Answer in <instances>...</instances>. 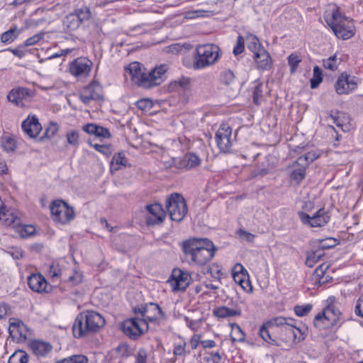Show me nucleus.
I'll return each instance as SVG.
<instances>
[{"instance_id":"1","label":"nucleus","mask_w":363,"mask_h":363,"mask_svg":"<svg viewBox=\"0 0 363 363\" xmlns=\"http://www.w3.org/2000/svg\"><path fill=\"white\" fill-rule=\"evenodd\" d=\"M135 314H140L142 318H131L125 320L121 325L123 333L130 339L136 340L149 329L148 323H156L166 319V315L160 306L153 302L141 304L133 308Z\"/></svg>"},{"instance_id":"2","label":"nucleus","mask_w":363,"mask_h":363,"mask_svg":"<svg viewBox=\"0 0 363 363\" xmlns=\"http://www.w3.org/2000/svg\"><path fill=\"white\" fill-rule=\"evenodd\" d=\"M182 251L191 263L205 265L214 256L216 247L208 238H192L182 242Z\"/></svg>"},{"instance_id":"3","label":"nucleus","mask_w":363,"mask_h":363,"mask_svg":"<svg viewBox=\"0 0 363 363\" xmlns=\"http://www.w3.org/2000/svg\"><path fill=\"white\" fill-rule=\"evenodd\" d=\"M169 66L166 64L155 67L149 72L143 71L140 63L134 62L130 63L126 68L131 77V80L139 86L145 89H150L153 86L161 84L166 79V72Z\"/></svg>"},{"instance_id":"4","label":"nucleus","mask_w":363,"mask_h":363,"mask_svg":"<svg viewBox=\"0 0 363 363\" xmlns=\"http://www.w3.org/2000/svg\"><path fill=\"white\" fill-rule=\"evenodd\" d=\"M105 319L99 313L94 311H86L79 313L73 323L72 333L76 338L96 333L105 325Z\"/></svg>"},{"instance_id":"5","label":"nucleus","mask_w":363,"mask_h":363,"mask_svg":"<svg viewBox=\"0 0 363 363\" xmlns=\"http://www.w3.org/2000/svg\"><path fill=\"white\" fill-rule=\"evenodd\" d=\"M326 22L338 38L347 40L354 35L352 19L342 13L338 7L333 11L330 19Z\"/></svg>"},{"instance_id":"6","label":"nucleus","mask_w":363,"mask_h":363,"mask_svg":"<svg viewBox=\"0 0 363 363\" xmlns=\"http://www.w3.org/2000/svg\"><path fill=\"white\" fill-rule=\"evenodd\" d=\"M91 17L90 7L86 5L75 8L72 12L66 15L62 20V29L66 33H72L82 25L88 22Z\"/></svg>"},{"instance_id":"7","label":"nucleus","mask_w":363,"mask_h":363,"mask_svg":"<svg viewBox=\"0 0 363 363\" xmlns=\"http://www.w3.org/2000/svg\"><path fill=\"white\" fill-rule=\"evenodd\" d=\"M219 48L213 44L199 45L195 51L194 69H201L213 64L219 57Z\"/></svg>"},{"instance_id":"8","label":"nucleus","mask_w":363,"mask_h":363,"mask_svg":"<svg viewBox=\"0 0 363 363\" xmlns=\"http://www.w3.org/2000/svg\"><path fill=\"white\" fill-rule=\"evenodd\" d=\"M165 206L172 220L181 222L188 212V207L184 197L178 194L173 193L166 199Z\"/></svg>"},{"instance_id":"9","label":"nucleus","mask_w":363,"mask_h":363,"mask_svg":"<svg viewBox=\"0 0 363 363\" xmlns=\"http://www.w3.org/2000/svg\"><path fill=\"white\" fill-rule=\"evenodd\" d=\"M294 325H286L281 328L274 335L270 336V339L264 340L271 345L279 347H291L297 339V334L294 331Z\"/></svg>"},{"instance_id":"10","label":"nucleus","mask_w":363,"mask_h":363,"mask_svg":"<svg viewBox=\"0 0 363 363\" xmlns=\"http://www.w3.org/2000/svg\"><path fill=\"white\" fill-rule=\"evenodd\" d=\"M52 219L55 222L67 224L75 218V212L72 207L62 200H56L50 206Z\"/></svg>"},{"instance_id":"11","label":"nucleus","mask_w":363,"mask_h":363,"mask_svg":"<svg viewBox=\"0 0 363 363\" xmlns=\"http://www.w3.org/2000/svg\"><path fill=\"white\" fill-rule=\"evenodd\" d=\"M298 216L304 225L311 228L325 226L330 220V213L324 208H320L312 216L303 211H298Z\"/></svg>"},{"instance_id":"12","label":"nucleus","mask_w":363,"mask_h":363,"mask_svg":"<svg viewBox=\"0 0 363 363\" xmlns=\"http://www.w3.org/2000/svg\"><path fill=\"white\" fill-rule=\"evenodd\" d=\"M289 325H292V323L288 322L287 318L282 316L275 317L261 325L259 330V335L263 340H267L270 339V336L274 335L281 328H284Z\"/></svg>"},{"instance_id":"13","label":"nucleus","mask_w":363,"mask_h":363,"mask_svg":"<svg viewBox=\"0 0 363 363\" xmlns=\"http://www.w3.org/2000/svg\"><path fill=\"white\" fill-rule=\"evenodd\" d=\"M102 92V86L98 81L94 79L81 90L79 99L84 104H88L91 100L103 99Z\"/></svg>"},{"instance_id":"14","label":"nucleus","mask_w":363,"mask_h":363,"mask_svg":"<svg viewBox=\"0 0 363 363\" xmlns=\"http://www.w3.org/2000/svg\"><path fill=\"white\" fill-rule=\"evenodd\" d=\"M191 279V274L179 268L172 270L168 281L170 283L173 291H184L189 285Z\"/></svg>"},{"instance_id":"15","label":"nucleus","mask_w":363,"mask_h":363,"mask_svg":"<svg viewBox=\"0 0 363 363\" xmlns=\"http://www.w3.org/2000/svg\"><path fill=\"white\" fill-rule=\"evenodd\" d=\"M357 79L355 77H351L347 73H342L335 84V89L337 94H348L350 92L357 88Z\"/></svg>"},{"instance_id":"16","label":"nucleus","mask_w":363,"mask_h":363,"mask_svg":"<svg viewBox=\"0 0 363 363\" xmlns=\"http://www.w3.org/2000/svg\"><path fill=\"white\" fill-rule=\"evenodd\" d=\"M92 62L86 57H78L69 64V72L76 77H86L91 70Z\"/></svg>"},{"instance_id":"17","label":"nucleus","mask_w":363,"mask_h":363,"mask_svg":"<svg viewBox=\"0 0 363 363\" xmlns=\"http://www.w3.org/2000/svg\"><path fill=\"white\" fill-rule=\"evenodd\" d=\"M232 128L228 124H222L216 133V141L221 152H227L231 147Z\"/></svg>"},{"instance_id":"18","label":"nucleus","mask_w":363,"mask_h":363,"mask_svg":"<svg viewBox=\"0 0 363 363\" xmlns=\"http://www.w3.org/2000/svg\"><path fill=\"white\" fill-rule=\"evenodd\" d=\"M28 285L33 291L39 294H48L52 289V286L48 283L46 279L40 273L30 275L28 277Z\"/></svg>"},{"instance_id":"19","label":"nucleus","mask_w":363,"mask_h":363,"mask_svg":"<svg viewBox=\"0 0 363 363\" xmlns=\"http://www.w3.org/2000/svg\"><path fill=\"white\" fill-rule=\"evenodd\" d=\"M28 348L38 359L47 357L53 350V346L48 342L34 339L28 343Z\"/></svg>"},{"instance_id":"20","label":"nucleus","mask_w":363,"mask_h":363,"mask_svg":"<svg viewBox=\"0 0 363 363\" xmlns=\"http://www.w3.org/2000/svg\"><path fill=\"white\" fill-rule=\"evenodd\" d=\"M146 209L150 214L146 217V224L149 226L159 225L163 222L166 216L162 206L158 203L146 206Z\"/></svg>"},{"instance_id":"21","label":"nucleus","mask_w":363,"mask_h":363,"mask_svg":"<svg viewBox=\"0 0 363 363\" xmlns=\"http://www.w3.org/2000/svg\"><path fill=\"white\" fill-rule=\"evenodd\" d=\"M33 96V92L30 89L26 87L19 86L16 89H11L8 95L7 99L9 101L16 104L18 106H23L24 103L23 101Z\"/></svg>"},{"instance_id":"22","label":"nucleus","mask_w":363,"mask_h":363,"mask_svg":"<svg viewBox=\"0 0 363 363\" xmlns=\"http://www.w3.org/2000/svg\"><path fill=\"white\" fill-rule=\"evenodd\" d=\"M21 128L24 133L31 138H35L42 130L41 124L35 116L31 118L28 116L25 119L21 124Z\"/></svg>"},{"instance_id":"23","label":"nucleus","mask_w":363,"mask_h":363,"mask_svg":"<svg viewBox=\"0 0 363 363\" xmlns=\"http://www.w3.org/2000/svg\"><path fill=\"white\" fill-rule=\"evenodd\" d=\"M9 332L13 338L26 339L28 335L26 325L19 319H10Z\"/></svg>"},{"instance_id":"24","label":"nucleus","mask_w":363,"mask_h":363,"mask_svg":"<svg viewBox=\"0 0 363 363\" xmlns=\"http://www.w3.org/2000/svg\"><path fill=\"white\" fill-rule=\"evenodd\" d=\"M252 57L258 69L269 70L271 69L272 59L264 48L254 54Z\"/></svg>"},{"instance_id":"25","label":"nucleus","mask_w":363,"mask_h":363,"mask_svg":"<svg viewBox=\"0 0 363 363\" xmlns=\"http://www.w3.org/2000/svg\"><path fill=\"white\" fill-rule=\"evenodd\" d=\"M201 160L194 152H187L183 160L176 164L177 167H185L186 169H191L201 164Z\"/></svg>"},{"instance_id":"26","label":"nucleus","mask_w":363,"mask_h":363,"mask_svg":"<svg viewBox=\"0 0 363 363\" xmlns=\"http://www.w3.org/2000/svg\"><path fill=\"white\" fill-rule=\"evenodd\" d=\"M213 314L218 318H226L234 316H240L242 311L239 307L230 308L227 306H219L213 309Z\"/></svg>"},{"instance_id":"27","label":"nucleus","mask_w":363,"mask_h":363,"mask_svg":"<svg viewBox=\"0 0 363 363\" xmlns=\"http://www.w3.org/2000/svg\"><path fill=\"white\" fill-rule=\"evenodd\" d=\"M320 155V151L319 150H313L309 151L304 155L300 156L296 161H294L292 163L291 167H294L296 165H299L303 163L304 166L308 167V166L318 159Z\"/></svg>"},{"instance_id":"28","label":"nucleus","mask_w":363,"mask_h":363,"mask_svg":"<svg viewBox=\"0 0 363 363\" xmlns=\"http://www.w3.org/2000/svg\"><path fill=\"white\" fill-rule=\"evenodd\" d=\"M328 320L330 321L332 326L337 325L341 320L342 313L334 304H329L325 308Z\"/></svg>"},{"instance_id":"29","label":"nucleus","mask_w":363,"mask_h":363,"mask_svg":"<svg viewBox=\"0 0 363 363\" xmlns=\"http://www.w3.org/2000/svg\"><path fill=\"white\" fill-rule=\"evenodd\" d=\"M111 169L118 171L122 167H130L128 159L125 157L123 152L114 154L110 163Z\"/></svg>"},{"instance_id":"30","label":"nucleus","mask_w":363,"mask_h":363,"mask_svg":"<svg viewBox=\"0 0 363 363\" xmlns=\"http://www.w3.org/2000/svg\"><path fill=\"white\" fill-rule=\"evenodd\" d=\"M245 40L247 42V49L251 51L253 55L259 52L260 49L264 48L259 38L252 33H247Z\"/></svg>"},{"instance_id":"31","label":"nucleus","mask_w":363,"mask_h":363,"mask_svg":"<svg viewBox=\"0 0 363 363\" xmlns=\"http://www.w3.org/2000/svg\"><path fill=\"white\" fill-rule=\"evenodd\" d=\"M299 167L293 169L289 175L291 182H294L296 184L298 185L306 178V166L303 163L299 164Z\"/></svg>"},{"instance_id":"32","label":"nucleus","mask_w":363,"mask_h":363,"mask_svg":"<svg viewBox=\"0 0 363 363\" xmlns=\"http://www.w3.org/2000/svg\"><path fill=\"white\" fill-rule=\"evenodd\" d=\"M233 278L236 284H238L241 288L246 292H251L252 287L250 280L246 279L245 273H238L237 271L232 274Z\"/></svg>"},{"instance_id":"33","label":"nucleus","mask_w":363,"mask_h":363,"mask_svg":"<svg viewBox=\"0 0 363 363\" xmlns=\"http://www.w3.org/2000/svg\"><path fill=\"white\" fill-rule=\"evenodd\" d=\"M21 31L17 26L11 28L1 35V42L5 44L11 43L18 37Z\"/></svg>"},{"instance_id":"34","label":"nucleus","mask_w":363,"mask_h":363,"mask_svg":"<svg viewBox=\"0 0 363 363\" xmlns=\"http://www.w3.org/2000/svg\"><path fill=\"white\" fill-rule=\"evenodd\" d=\"M231 333L230 337L233 342H243L245 338V334L241 329L240 326L236 323L230 325Z\"/></svg>"},{"instance_id":"35","label":"nucleus","mask_w":363,"mask_h":363,"mask_svg":"<svg viewBox=\"0 0 363 363\" xmlns=\"http://www.w3.org/2000/svg\"><path fill=\"white\" fill-rule=\"evenodd\" d=\"M28 360L29 355L25 351L18 350L10 356L8 363H28Z\"/></svg>"},{"instance_id":"36","label":"nucleus","mask_w":363,"mask_h":363,"mask_svg":"<svg viewBox=\"0 0 363 363\" xmlns=\"http://www.w3.org/2000/svg\"><path fill=\"white\" fill-rule=\"evenodd\" d=\"M317 242L318 243V250H329L337 246L340 241L339 240L333 238H326L324 239H318L317 240Z\"/></svg>"},{"instance_id":"37","label":"nucleus","mask_w":363,"mask_h":363,"mask_svg":"<svg viewBox=\"0 0 363 363\" xmlns=\"http://www.w3.org/2000/svg\"><path fill=\"white\" fill-rule=\"evenodd\" d=\"M313 72V77L310 80L311 88L315 89L323 81V72L322 69L318 66H315Z\"/></svg>"},{"instance_id":"38","label":"nucleus","mask_w":363,"mask_h":363,"mask_svg":"<svg viewBox=\"0 0 363 363\" xmlns=\"http://www.w3.org/2000/svg\"><path fill=\"white\" fill-rule=\"evenodd\" d=\"M67 143L72 147H78L79 145V131L78 130H70L65 135Z\"/></svg>"},{"instance_id":"39","label":"nucleus","mask_w":363,"mask_h":363,"mask_svg":"<svg viewBox=\"0 0 363 363\" xmlns=\"http://www.w3.org/2000/svg\"><path fill=\"white\" fill-rule=\"evenodd\" d=\"M59 130V126L57 123L50 122L45 128L43 136L39 138L40 141H43L45 138H52Z\"/></svg>"},{"instance_id":"40","label":"nucleus","mask_w":363,"mask_h":363,"mask_svg":"<svg viewBox=\"0 0 363 363\" xmlns=\"http://www.w3.org/2000/svg\"><path fill=\"white\" fill-rule=\"evenodd\" d=\"M16 217L6 208V206L1 211L0 220L6 225H11L14 223Z\"/></svg>"},{"instance_id":"41","label":"nucleus","mask_w":363,"mask_h":363,"mask_svg":"<svg viewBox=\"0 0 363 363\" xmlns=\"http://www.w3.org/2000/svg\"><path fill=\"white\" fill-rule=\"evenodd\" d=\"M313 308V305L307 303L305 305H297L294 306V313L298 317H303L306 315Z\"/></svg>"},{"instance_id":"42","label":"nucleus","mask_w":363,"mask_h":363,"mask_svg":"<svg viewBox=\"0 0 363 363\" xmlns=\"http://www.w3.org/2000/svg\"><path fill=\"white\" fill-rule=\"evenodd\" d=\"M48 274L52 281L57 279L62 275V269L60 264L52 262L49 267Z\"/></svg>"},{"instance_id":"43","label":"nucleus","mask_w":363,"mask_h":363,"mask_svg":"<svg viewBox=\"0 0 363 363\" xmlns=\"http://www.w3.org/2000/svg\"><path fill=\"white\" fill-rule=\"evenodd\" d=\"M288 63L290 67V72L294 73L296 72L299 63L301 62L300 57L296 54L292 53L288 57Z\"/></svg>"},{"instance_id":"44","label":"nucleus","mask_w":363,"mask_h":363,"mask_svg":"<svg viewBox=\"0 0 363 363\" xmlns=\"http://www.w3.org/2000/svg\"><path fill=\"white\" fill-rule=\"evenodd\" d=\"M235 77L234 73L231 70L227 69V70L223 71L220 74V80L221 83H223L225 85H230L234 82Z\"/></svg>"},{"instance_id":"45","label":"nucleus","mask_w":363,"mask_h":363,"mask_svg":"<svg viewBox=\"0 0 363 363\" xmlns=\"http://www.w3.org/2000/svg\"><path fill=\"white\" fill-rule=\"evenodd\" d=\"M328 267H325L323 269V264L320 265L318 267L315 272H314V277H315V281L318 283L319 285H322L326 282L327 280H324V275L325 273V270L328 269Z\"/></svg>"},{"instance_id":"46","label":"nucleus","mask_w":363,"mask_h":363,"mask_svg":"<svg viewBox=\"0 0 363 363\" xmlns=\"http://www.w3.org/2000/svg\"><path fill=\"white\" fill-rule=\"evenodd\" d=\"M1 147L7 152H13L16 148V142L12 138L6 137L2 139Z\"/></svg>"},{"instance_id":"47","label":"nucleus","mask_w":363,"mask_h":363,"mask_svg":"<svg viewBox=\"0 0 363 363\" xmlns=\"http://www.w3.org/2000/svg\"><path fill=\"white\" fill-rule=\"evenodd\" d=\"M330 117L333 119V123L337 126L340 127L343 129V120L342 118H345V113L343 112L336 111L335 113L333 111H330Z\"/></svg>"},{"instance_id":"48","label":"nucleus","mask_w":363,"mask_h":363,"mask_svg":"<svg viewBox=\"0 0 363 363\" xmlns=\"http://www.w3.org/2000/svg\"><path fill=\"white\" fill-rule=\"evenodd\" d=\"M115 350L122 357H128L131 355L130 346L126 343H121L116 347Z\"/></svg>"},{"instance_id":"49","label":"nucleus","mask_w":363,"mask_h":363,"mask_svg":"<svg viewBox=\"0 0 363 363\" xmlns=\"http://www.w3.org/2000/svg\"><path fill=\"white\" fill-rule=\"evenodd\" d=\"M192 48H193V46L189 43H184V44L177 43V44H174L170 46L171 52L173 53H176V54L186 52V50H189Z\"/></svg>"},{"instance_id":"50","label":"nucleus","mask_w":363,"mask_h":363,"mask_svg":"<svg viewBox=\"0 0 363 363\" xmlns=\"http://www.w3.org/2000/svg\"><path fill=\"white\" fill-rule=\"evenodd\" d=\"M89 144L92 146L96 151L101 152L106 157H108L112 154L111 146L110 145L92 144L91 143Z\"/></svg>"},{"instance_id":"51","label":"nucleus","mask_w":363,"mask_h":363,"mask_svg":"<svg viewBox=\"0 0 363 363\" xmlns=\"http://www.w3.org/2000/svg\"><path fill=\"white\" fill-rule=\"evenodd\" d=\"M323 67L325 69L334 71L337 68V56L334 55L326 60H323Z\"/></svg>"},{"instance_id":"52","label":"nucleus","mask_w":363,"mask_h":363,"mask_svg":"<svg viewBox=\"0 0 363 363\" xmlns=\"http://www.w3.org/2000/svg\"><path fill=\"white\" fill-rule=\"evenodd\" d=\"M262 92V84H258L257 85H256L253 91L252 99L253 103L257 106H259L260 104V99L262 98L263 96Z\"/></svg>"},{"instance_id":"53","label":"nucleus","mask_w":363,"mask_h":363,"mask_svg":"<svg viewBox=\"0 0 363 363\" xmlns=\"http://www.w3.org/2000/svg\"><path fill=\"white\" fill-rule=\"evenodd\" d=\"M21 238H26L33 235L35 233L34 226L28 225L20 228L18 230Z\"/></svg>"},{"instance_id":"54","label":"nucleus","mask_w":363,"mask_h":363,"mask_svg":"<svg viewBox=\"0 0 363 363\" xmlns=\"http://www.w3.org/2000/svg\"><path fill=\"white\" fill-rule=\"evenodd\" d=\"M322 257L321 254H319V250H315L313 252V253L310 255H308L306 260V264L309 267H313L314 264L320 259V257Z\"/></svg>"},{"instance_id":"55","label":"nucleus","mask_w":363,"mask_h":363,"mask_svg":"<svg viewBox=\"0 0 363 363\" xmlns=\"http://www.w3.org/2000/svg\"><path fill=\"white\" fill-rule=\"evenodd\" d=\"M44 35H45V33H38L33 35L32 37H30L28 39H26L24 41L23 45L26 47L34 45L36 43H38L39 41H40L44 38Z\"/></svg>"},{"instance_id":"56","label":"nucleus","mask_w":363,"mask_h":363,"mask_svg":"<svg viewBox=\"0 0 363 363\" xmlns=\"http://www.w3.org/2000/svg\"><path fill=\"white\" fill-rule=\"evenodd\" d=\"M67 363H88V358L84 354H73L66 357Z\"/></svg>"},{"instance_id":"57","label":"nucleus","mask_w":363,"mask_h":363,"mask_svg":"<svg viewBox=\"0 0 363 363\" xmlns=\"http://www.w3.org/2000/svg\"><path fill=\"white\" fill-rule=\"evenodd\" d=\"M245 38L241 36V35H239L238 37V40H237V44L233 48V54L235 55H238L240 54H241L243 51H244V49H245Z\"/></svg>"},{"instance_id":"58","label":"nucleus","mask_w":363,"mask_h":363,"mask_svg":"<svg viewBox=\"0 0 363 363\" xmlns=\"http://www.w3.org/2000/svg\"><path fill=\"white\" fill-rule=\"evenodd\" d=\"M137 107L143 111L150 110L152 106V102L148 99H142L136 102Z\"/></svg>"},{"instance_id":"59","label":"nucleus","mask_w":363,"mask_h":363,"mask_svg":"<svg viewBox=\"0 0 363 363\" xmlns=\"http://www.w3.org/2000/svg\"><path fill=\"white\" fill-rule=\"evenodd\" d=\"M326 312L325 308L323 310V311L318 313L314 318L313 320V325L316 328H323V325H321L320 322L323 320H328V317L326 315Z\"/></svg>"},{"instance_id":"60","label":"nucleus","mask_w":363,"mask_h":363,"mask_svg":"<svg viewBox=\"0 0 363 363\" xmlns=\"http://www.w3.org/2000/svg\"><path fill=\"white\" fill-rule=\"evenodd\" d=\"M7 253L9 254L13 259H20L23 257V251L20 247H11Z\"/></svg>"},{"instance_id":"61","label":"nucleus","mask_w":363,"mask_h":363,"mask_svg":"<svg viewBox=\"0 0 363 363\" xmlns=\"http://www.w3.org/2000/svg\"><path fill=\"white\" fill-rule=\"evenodd\" d=\"M26 46L23 45H19L16 48H8L6 50H9L15 56L18 57V58H23L26 55V50L24 49Z\"/></svg>"},{"instance_id":"62","label":"nucleus","mask_w":363,"mask_h":363,"mask_svg":"<svg viewBox=\"0 0 363 363\" xmlns=\"http://www.w3.org/2000/svg\"><path fill=\"white\" fill-rule=\"evenodd\" d=\"M147 353L145 349L140 348L135 356L136 363H147Z\"/></svg>"},{"instance_id":"63","label":"nucleus","mask_w":363,"mask_h":363,"mask_svg":"<svg viewBox=\"0 0 363 363\" xmlns=\"http://www.w3.org/2000/svg\"><path fill=\"white\" fill-rule=\"evenodd\" d=\"M175 84H178L184 90H189L191 86V79L189 77H182L175 81Z\"/></svg>"},{"instance_id":"64","label":"nucleus","mask_w":363,"mask_h":363,"mask_svg":"<svg viewBox=\"0 0 363 363\" xmlns=\"http://www.w3.org/2000/svg\"><path fill=\"white\" fill-rule=\"evenodd\" d=\"M354 313L358 317L363 318V296H361L358 298L355 306Z\"/></svg>"}]
</instances>
